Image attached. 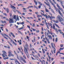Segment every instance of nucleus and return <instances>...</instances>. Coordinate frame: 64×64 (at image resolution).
<instances>
[{"label": "nucleus", "mask_w": 64, "mask_h": 64, "mask_svg": "<svg viewBox=\"0 0 64 64\" xmlns=\"http://www.w3.org/2000/svg\"><path fill=\"white\" fill-rule=\"evenodd\" d=\"M17 57L18 59L19 60H20V58H19V56H18H18H17Z\"/></svg>", "instance_id": "473e14b6"}, {"label": "nucleus", "mask_w": 64, "mask_h": 64, "mask_svg": "<svg viewBox=\"0 0 64 64\" xmlns=\"http://www.w3.org/2000/svg\"><path fill=\"white\" fill-rule=\"evenodd\" d=\"M13 44L15 45H16H16H17V44H16V43H15V42H14V43Z\"/></svg>", "instance_id": "c03bdc74"}, {"label": "nucleus", "mask_w": 64, "mask_h": 64, "mask_svg": "<svg viewBox=\"0 0 64 64\" xmlns=\"http://www.w3.org/2000/svg\"><path fill=\"white\" fill-rule=\"evenodd\" d=\"M51 11L52 12H53V13H55V12H54V10H53V9H51Z\"/></svg>", "instance_id": "7c9ffc66"}, {"label": "nucleus", "mask_w": 64, "mask_h": 64, "mask_svg": "<svg viewBox=\"0 0 64 64\" xmlns=\"http://www.w3.org/2000/svg\"><path fill=\"white\" fill-rule=\"evenodd\" d=\"M20 52H21V53H22V55H23V52H22V51H20Z\"/></svg>", "instance_id": "13d9d810"}, {"label": "nucleus", "mask_w": 64, "mask_h": 64, "mask_svg": "<svg viewBox=\"0 0 64 64\" xmlns=\"http://www.w3.org/2000/svg\"><path fill=\"white\" fill-rule=\"evenodd\" d=\"M48 18H51V16H50V15H48Z\"/></svg>", "instance_id": "a19ab883"}, {"label": "nucleus", "mask_w": 64, "mask_h": 64, "mask_svg": "<svg viewBox=\"0 0 64 64\" xmlns=\"http://www.w3.org/2000/svg\"><path fill=\"white\" fill-rule=\"evenodd\" d=\"M0 22L2 23H6V22L5 20L4 21H3V20H0Z\"/></svg>", "instance_id": "9b49d317"}, {"label": "nucleus", "mask_w": 64, "mask_h": 64, "mask_svg": "<svg viewBox=\"0 0 64 64\" xmlns=\"http://www.w3.org/2000/svg\"><path fill=\"white\" fill-rule=\"evenodd\" d=\"M10 5H11V6L12 7V8H13V9H16V8L14 7V6H12L11 4H10Z\"/></svg>", "instance_id": "ddd939ff"}, {"label": "nucleus", "mask_w": 64, "mask_h": 64, "mask_svg": "<svg viewBox=\"0 0 64 64\" xmlns=\"http://www.w3.org/2000/svg\"><path fill=\"white\" fill-rule=\"evenodd\" d=\"M60 14L62 17H63V14H62V13H61Z\"/></svg>", "instance_id": "e433bc0d"}, {"label": "nucleus", "mask_w": 64, "mask_h": 64, "mask_svg": "<svg viewBox=\"0 0 64 64\" xmlns=\"http://www.w3.org/2000/svg\"><path fill=\"white\" fill-rule=\"evenodd\" d=\"M14 52L15 54L16 55V56H18V54H17V53L16 52H15V50L14 51Z\"/></svg>", "instance_id": "bb28decb"}, {"label": "nucleus", "mask_w": 64, "mask_h": 64, "mask_svg": "<svg viewBox=\"0 0 64 64\" xmlns=\"http://www.w3.org/2000/svg\"><path fill=\"white\" fill-rule=\"evenodd\" d=\"M22 61H23L24 62V63H26V60H25L24 58L23 60Z\"/></svg>", "instance_id": "412c9836"}, {"label": "nucleus", "mask_w": 64, "mask_h": 64, "mask_svg": "<svg viewBox=\"0 0 64 64\" xmlns=\"http://www.w3.org/2000/svg\"><path fill=\"white\" fill-rule=\"evenodd\" d=\"M14 61H15V63H18L19 62L18 61V60L16 59H14Z\"/></svg>", "instance_id": "9d476101"}, {"label": "nucleus", "mask_w": 64, "mask_h": 64, "mask_svg": "<svg viewBox=\"0 0 64 64\" xmlns=\"http://www.w3.org/2000/svg\"><path fill=\"white\" fill-rule=\"evenodd\" d=\"M4 35H5V36H6V37H7L8 38H9V39L10 38V37H9L8 36V35H7L6 34H4Z\"/></svg>", "instance_id": "f3484780"}, {"label": "nucleus", "mask_w": 64, "mask_h": 64, "mask_svg": "<svg viewBox=\"0 0 64 64\" xmlns=\"http://www.w3.org/2000/svg\"><path fill=\"white\" fill-rule=\"evenodd\" d=\"M56 12H58V9L57 8L56 10Z\"/></svg>", "instance_id": "bf43d9fd"}, {"label": "nucleus", "mask_w": 64, "mask_h": 64, "mask_svg": "<svg viewBox=\"0 0 64 64\" xmlns=\"http://www.w3.org/2000/svg\"><path fill=\"white\" fill-rule=\"evenodd\" d=\"M24 24V22H22V24L23 25Z\"/></svg>", "instance_id": "37998d69"}, {"label": "nucleus", "mask_w": 64, "mask_h": 64, "mask_svg": "<svg viewBox=\"0 0 64 64\" xmlns=\"http://www.w3.org/2000/svg\"><path fill=\"white\" fill-rule=\"evenodd\" d=\"M16 15L13 16H12V18L13 19H14L15 20H16Z\"/></svg>", "instance_id": "0eeeda50"}, {"label": "nucleus", "mask_w": 64, "mask_h": 64, "mask_svg": "<svg viewBox=\"0 0 64 64\" xmlns=\"http://www.w3.org/2000/svg\"><path fill=\"white\" fill-rule=\"evenodd\" d=\"M50 3H51V4H52V5L53 6H54L55 5L54 4H53V2H50Z\"/></svg>", "instance_id": "f704fd0d"}, {"label": "nucleus", "mask_w": 64, "mask_h": 64, "mask_svg": "<svg viewBox=\"0 0 64 64\" xmlns=\"http://www.w3.org/2000/svg\"><path fill=\"white\" fill-rule=\"evenodd\" d=\"M10 60H14V59L13 58H10Z\"/></svg>", "instance_id": "5fc2aeb1"}, {"label": "nucleus", "mask_w": 64, "mask_h": 64, "mask_svg": "<svg viewBox=\"0 0 64 64\" xmlns=\"http://www.w3.org/2000/svg\"><path fill=\"white\" fill-rule=\"evenodd\" d=\"M61 50H63L62 48H60V50H59L60 51H61Z\"/></svg>", "instance_id": "864d4df0"}, {"label": "nucleus", "mask_w": 64, "mask_h": 64, "mask_svg": "<svg viewBox=\"0 0 64 64\" xmlns=\"http://www.w3.org/2000/svg\"><path fill=\"white\" fill-rule=\"evenodd\" d=\"M26 47H24V48L26 50H24V51L25 52V53H27V54L28 53V44H27L26 45Z\"/></svg>", "instance_id": "f03ea898"}, {"label": "nucleus", "mask_w": 64, "mask_h": 64, "mask_svg": "<svg viewBox=\"0 0 64 64\" xmlns=\"http://www.w3.org/2000/svg\"><path fill=\"white\" fill-rule=\"evenodd\" d=\"M48 37L50 39H52V36H48Z\"/></svg>", "instance_id": "6ab92c4d"}, {"label": "nucleus", "mask_w": 64, "mask_h": 64, "mask_svg": "<svg viewBox=\"0 0 64 64\" xmlns=\"http://www.w3.org/2000/svg\"><path fill=\"white\" fill-rule=\"evenodd\" d=\"M16 10L17 12L18 13H19V14H21V15L22 14H21V12L19 11L18 10Z\"/></svg>", "instance_id": "b1692460"}, {"label": "nucleus", "mask_w": 64, "mask_h": 64, "mask_svg": "<svg viewBox=\"0 0 64 64\" xmlns=\"http://www.w3.org/2000/svg\"><path fill=\"white\" fill-rule=\"evenodd\" d=\"M8 42L9 44H10V46H12V44H11V43H10V42L8 41Z\"/></svg>", "instance_id": "c85d7f7f"}, {"label": "nucleus", "mask_w": 64, "mask_h": 64, "mask_svg": "<svg viewBox=\"0 0 64 64\" xmlns=\"http://www.w3.org/2000/svg\"><path fill=\"white\" fill-rule=\"evenodd\" d=\"M53 29H55V26L54 25H53Z\"/></svg>", "instance_id": "09e8293b"}, {"label": "nucleus", "mask_w": 64, "mask_h": 64, "mask_svg": "<svg viewBox=\"0 0 64 64\" xmlns=\"http://www.w3.org/2000/svg\"><path fill=\"white\" fill-rule=\"evenodd\" d=\"M51 46H52V48H54H54H54V46H53V45H52Z\"/></svg>", "instance_id": "69168bd1"}, {"label": "nucleus", "mask_w": 64, "mask_h": 64, "mask_svg": "<svg viewBox=\"0 0 64 64\" xmlns=\"http://www.w3.org/2000/svg\"><path fill=\"white\" fill-rule=\"evenodd\" d=\"M47 5H48V6L49 7H51V6H50V5H49V4H47Z\"/></svg>", "instance_id": "052dcab7"}, {"label": "nucleus", "mask_w": 64, "mask_h": 64, "mask_svg": "<svg viewBox=\"0 0 64 64\" xmlns=\"http://www.w3.org/2000/svg\"><path fill=\"white\" fill-rule=\"evenodd\" d=\"M10 40H11V41H12V42L13 43H14V41H13L12 40V39H11V38H10Z\"/></svg>", "instance_id": "393cba45"}, {"label": "nucleus", "mask_w": 64, "mask_h": 64, "mask_svg": "<svg viewBox=\"0 0 64 64\" xmlns=\"http://www.w3.org/2000/svg\"><path fill=\"white\" fill-rule=\"evenodd\" d=\"M2 52L3 53V54H2V55L3 57V59L4 60H6V59H8L9 58L7 57V54L6 52L5 51H2Z\"/></svg>", "instance_id": "f257e3e1"}, {"label": "nucleus", "mask_w": 64, "mask_h": 64, "mask_svg": "<svg viewBox=\"0 0 64 64\" xmlns=\"http://www.w3.org/2000/svg\"><path fill=\"white\" fill-rule=\"evenodd\" d=\"M23 57L25 59H26V57L25 56V55H23Z\"/></svg>", "instance_id": "cd10ccee"}, {"label": "nucleus", "mask_w": 64, "mask_h": 64, "mask_svg": "<svg viewBox=\"0 0 64 64\" xmlns=\"http://www.w3.org/2000/svg\"><path fill=\"white\" fill-rule=\"evenodd\" d=\"M54 53H55L56 52H55V51L56 50V49H55V48H54Z\"/></svg>", "instance_id": "a878e982"}, {"label": "nucleus", "mask_w": 64, "mask_h": 64, "mask_svg": "<svg viewBox=\"0 0 64 64\" xmlns=\"http://www.w3.org/2000/svg\"><path fill=\"white\" fill-rule=\"evenodd\" d=\"M27 27H28V28H30V26L28 25L27 26Z\"/></svg>", "instance_id": "4d7b16f0"}, {"label": "nucleus", "mask_w": 64, "mask_h": 64, "mask_svg": "<svg viewBox=\"0 0 64 64\" xmlns=\"http://www.w3.org/2000/svg\"><path fill=\"white\" fill-rule=\"evenodd\" d=\"M58 31H59V32H61V30H58Z\"/></svg>", "instance_id": "0e129e2a"}, {"label": "nucleus", "mask_w": 64, "mask_h": 64, "mask_svg": "<svg viewBox=\"0 0 64 64\" xmlns=\"http://www.w3.org/2000/svg\"><path fill=\"white\" fill-rule=\"evenodd\" d=\"M51 18H52V19H53L54 18H55V17L54 16H51Z\"/></svg>", "instance_id": "c9c22d12"}, {"label": "nucleus", "mask_w": 64, "mask_h": 64, "mask_svg": "<svg viewBox=\"0 0 64 64\" xmlns=\"http://www.w3.org/2000/svg\"><path fill=\"white\" fill-rule=\"evenodd\" d=\"M47 41L48 42V43H50V42H49V39H47Z\"/></svg>", "instance_id": "2f4dec72"}, {"label": "nucleus", "mask_w": 64, "mask_h": 64, "mask_svg": "<svg viewBox=\"0 0 64 64\" xmlns=\"http://www.w3.org/2000/svg\"><path fill=\"white\" fill-rule=\"evenodd\" d=\"M36 33H39L40 32H39V30H37L36 31Z\"/></svg>", "instance_id": "72a5a7b5"}, {"label": "nucleus", "mask_w": 64, "mask_h": 64, "mask_svg": "<svg viewBox=\"0 0 64 64\" xmlns=\"http://www.w3.org/2000/svg\"><path fill=\"white\" fill-rule=\"evenodd\" d=\"M36 58H38V59H39V57H38V56L37 55H36Z\"/></svg>", "instance_id": "3c124183"}, {"label": "nucleus", "mask_w": 64, "mask_h": 64, "mask_svg": "<svg viewBox=\"0 0 64 64\" xmlns=\"http://www.w3.org/2000/svg\"><path fill=\"white\" fill-rule=\"evenodd\" d=\"M60 47H63V44H61Z\"/></svg>", "instance_id": "a18cd8bd"}, {"label": "nucleus", "mask_w": 64, "mask_h": 64, "mask_svg": "<svg viewBox=\"0 0 64 64\" xmlns=\"http://www.w3.org/2000/svg\"><path fill=\"white\" fill-rule=\"evenodd\" d=\"M20 58L21 60H23L24 59V58H22V57L21 56H20Z\"/></svg>", "instance_id": "6e6552de"}, {"label": "nucleus", "mask_w": 64, "mask_h": 64, "mask_svg": "<svg viewBox=\"0 0 64 64\" xmlns=\"http://www.w3.org/2000/svg\"><path fill=\"white\" fill-rule=\"evenodd\" d=\"M24 28H25V27H23V26H22V28H21V29L22 30V29H24Z\"/></svg>", "instance_id": "680f3d73"}, {"label": "nucleus", "mask_w": 64, "mask_h": 64, "mask_svg": "<svg viewBox=\"0 0 64 64\" xmlns=\"http://www.w3.org/2000/svg\"><path fill=\"white\" fill-rule=\"evenodd\" d=\"M58 12L59 14H60L61 13V12H60V10H58Z\"/></svg>", "instance_id": "58836bf2"}, {"label": "nucleus", "mask_w": 64, "mask_h": 64, "mask_svg": "<svg viewBox=\"0 0 64 64\" xmlns=\"http://www.w3.org/2000/svg\"><path fill=\"white\" fill-rule=\"evenodd\" d=\"M29 11L30 12H32V10L31 9H29Z\"/></svg>", "instance_id": "8fccbe9b"}, {"label": "nucleus", "mask_w": 64, "mask_h": 64, "mask_svg": "<svg viewBox=\"0 0 64 64\" xmlns=\"http://www.w3.org/2000/svg\"><path fill=\"white\" fill-rule=\"evenodd\" d=\"M5 19H6V20L7 21H9V20L6 18H5Z\"/></svg>", "instance_id": "de8ad7c7"}, {"label": "nucleus", "mask_w": 64, "mask_h": 64, "mask_svg": "<svg viewBox=\"0 0 64 64\" xmlns=\"http://www.w3.org/2000/svg\"><path fill=\"white\" fill-rule=\"evenodd\" d=\"M57 19H58L59 21L60 22H61L62 21H64V20L62 18V17H61L60 16H58L57 17Z\"/></svg>", "instance_id": "7ed1b4c3"}, {"label": "nucleus", "mask_w": 64, "mask_h": 64, "mask_svg": "<svg viewBox=\"0 0 64 64\" xmlns=\"http://www.w3.org/2000/svg\"><path fill=\"white\" fill-rule=\"evenodd\" d=\"M3 14L4 15H5V16H7V14H6L5 13H3Z\"/></svg>", "instance_id": "603ef678"}, {"label": "nucleus", "mask_w": 64, "mask_h": 64, "mask_svg": "<svg viewBox=\"0 0 64 64\" xmlns=\"http://www.w3.org/2000/svg\"><path fill=\"white\" fill-rule=\"evenodd\" d=\"M6 11L7 13H9V9L6 8Z\"/></svg>", "instance_id": "a211bd4d"}, {"label": "nucleus", "mask_w": 64, "mask_h": 64, "mask_svg": "<svg viewBox=\"0 0 64 64\" xmlns=\"http://www.w3.org/2000/svg\"><path fill=\"white\" fill-rule=\"evenodd\" d=\"M58 40V38H56V42H57V40Z\"/></svg>", "instance_id": "4c0bfd02"}, {"label": "nucleus", "mask_w": 64, "mask_h": 64, "mask_svg": "<svg viewBox=\"0 0 64 64\" xmlns=\"http://www.w3.org/2000/svg\"><path fill=\"white\" fill-rule=\"evenodd\" d=\"M31 47H32V48H31ZM30 51H32V50H33V48L32 47V46H31V44H30Z\"/></svg>", "instance_id": "423d86ee"}, {"label": "nucleus", "mask_w": 64, "mask_h": 64, "mask_svg": "<svg viewBox=\"0 0 64 64\" xmlns=\"http://www.w3.org/2000/svg\"><path fill=\"white\" fill-rule=\"evenodd\" d=\"M4 35L3 34H2V36H3L4 38H5V39H7V40H8V38H7V37L3 36Z\"/></svg>", "instance_id": "4be33fe9"}, {"label": "nucleus", "mask_w": 64, "mask_h": 64, "mask_svg": "<svg viewBox=\"0 0 64 64\" xmlns=\"http://www.w3.org/2000/svg\"><path fill=\"white\" fill-rule=\"evenodd\" d=\"M54 23H58V20H56L55 21V20H54Z\"/></svg>", "instance_id": "1a4fd4ad"}, {"label": "nucleus", "mask_w": 64, "mask_h": 64, "mask_svg": "<svg viewBox=\"0 0 64 64\" xmlns=\"http://www.w3.org/2000/svg\"><path fill=\"white\" fill-rule=\"evenodd\" d=\"M60 4L61 5H63V2H62V0H60Z\"/></svg>", "instance_id": "5701e85b"}, {"label": "nucleus", "mask_w": 64, "mask_h": 64, "mask_svg": "<svg viewBox=\"0 0 64 64\" xmlns=\"http://www.w3.org/2000/svg\"><path fill=\"white\" fill-rule=\"evenodd\" d=\"M17 18H16V20H15L16 21H17V20H18V21H19V17H18V16H17Z\"/></svg>", "instance_id": "4468645a"}, {"label": "nucleus", "mask_w": 64, "mask_h": 64, "mask_svg": "<svg viewBox=\"0 0 64 64\" xmlns=\"http://www.w3.org/2000/svg\"><path fill=\"white\" fill-rule=\"evenodd\" d=\"M56 5L58 7V8H59L60 10H62L63 9L62 8H60V6L58 5V4H56Z\"/></svg>", "instance_id": "39448f33"}, {"label": "nucleus", "mask_w": 64, "mask_h": 64, "mask_svg": "<svg viewBox=\"0 0 64 64\" xmlns=\"http://www.w3.org/2000/svg\"><path fill=\"white\" fill-rule=\"evenodd\" d=\"M45 9L46 12H49V10L47 9V8H45Z\"/></svg>", "instance_id": "2eb2a0df"}, {"label": "nucleus", "mask_w": 64, "mask_h": 64, "mask_svg": "<svg viewBox=\"0 0 64 64\" xmlns=\"http://www.w3.org/2000/svg\"><path fill=\"white\" fill-rule=\"evenodd\" d=\"M37 16H38L37 17H38V18H39V17H41L42 18V16L38 14L37 15Z\"/></svg>", "instance_id": "aec40b11"}, {"label": "nucleus", "mask_w": 64, "mask_h": 64, "mask_svg": "<svg viewBox=\"0 0 64 64\" xmlns=\"http://www.w3.org/2000/svg\"><path fill=\"white\" fill-rule=\"evenodd\" d=\"M48 24H49V25H50V26H52V24L50 23L49 24V23H48Z\"/></svg>", "instance_id": "e2e57ef3"}, {"label": "nucleus", "mask_w": 64, "mask_h": 64, "mask_svg": "<svg viewBox=\"0 0 64 64\" xmlns=\"http://www.w3.org/2000/svg\"><path fill=\"white\" fill-rule=\"evenodd\" d=\"M32 26V27H34V26H35V24H33Z\"/></svg>", "instance_id": "6e6d98bb"}, {"label": "nucleus", "mask_w": 64, "mask_h": 64, "mask_svg": "<svg viewBox=\"0 0 64 64\" xmlns=\"http://www.w3.org/2000/svg\"><path fill=\"white\" fill-rule=\"evenodd\" d=\"M54 7V8H55V10H56V9H57V8H56V6H55V5L54 6H53Z\"/></svg>", "instance_id": "c756f323"}, {"label": "nucleus", "mask_w": 64, "mask_h": 64, "mask_svg": "<svg viewBox=\"0 0 64 64\" xmlns=\"http://www.w3.org/2000/svg\"><path fill=\"white\" fill-rule=\"evenodd\" d=\"M54 25H56V27L58 26V25H57V24H56L55 23L54 24Z\"/></svg>", "instance_id": "49530a36"}, {"label": "nucleus", "mask_w": 64, "mask_h": 64, "mask_svg": "<svg viewBox=\"0 0 64 64\" xmlns=\"http://www.w3.org/2000/svg\"><path fill=\"white\" fill-rule=\"evenodd\" d=\"M10 34H11V35H12V36L13 37H14V38H15V36H14V34H13V33H12V32H11Z\"/></svg>", "instance_id": "f8f14e48"}, {"label": "nucleus", "mask_w": 64, "mask_h": 64, "mask_svg": "<svg viewBox=\"0 0 64 64\" xmlns=\"http://www.w3.org/2000/svg\"><path fill=\"white\" fill-rule=\"evenodd\" d=\"M38 8H41V6L40 5L38 6Z\"/></svg>", "instance_id": "774afa93"}, {"label": "nucleus", "mask_w": 64, "mask_h": 64, "mask_svg": "<svg viewBox=\"0 0 64 64\" xmlns=\"http://www.w3.org/2000/svg\"><path fill=\"white\" fill-rule=\"evenodd\" d=\"M6 32H8V29L6 28Z\"/></svg>", "instance_id": "79ce46f5"}, {"label": "nucleus", "mask_w": 64, "mask_h": 64, "mask_svg": "<svg viewBox=\"0 0 64 64\" xmlns=\"http://www.w3.org/2000/svg\"><path fill=\"white\" fill-rule=\"evenodd\" d=\"M9 23H10L11 24V23H14V21L13 20V18H9Z\"/></svg>", "instance_id": "20e7f679"}, {"label": "nucleus", "mask_w": 64, "mask_h": 64, "mask_svg": "<svg viewBox=\"0 0 64 64\" xmlns=\"http://www.w3.org/2000/svg\"><path fill=\"white\" fill-rule=\"evenodd\" d=\"M8 53H9V54H10V55H11V54H12L10 52H8Z\"/></svg>", "instance_id": "ea45409f"}, {"label": "nucleus", "mask_w": 64, "mask_h": 64, "mask_svg": "<svg viewBox=\"0 0 64 64\" xmlns=\"http://www.w3.org/2000/svg\"><path fill=\"white\" fill-rule=\"evenodd\" d=\"M44 2V3L45 4H46V5H47L48 4H47V2Z\"/></svg>", "instance_id": "338daca9"}, {"label": "nucleus", "mask_w": 64, "mask_h": 64, "mask_svg": "<svg viewBox=\"0 0 64 64\" xmlns=\"http://www.w3.org/2000/svg\"><path fill=\"white\" fill-rule=\"evenodd\" d=\"M38 3L40 5H41V6H42V4L40 2H38Z\"/></svg>", "instance_id": "dca6fc26"}]
</instances>
